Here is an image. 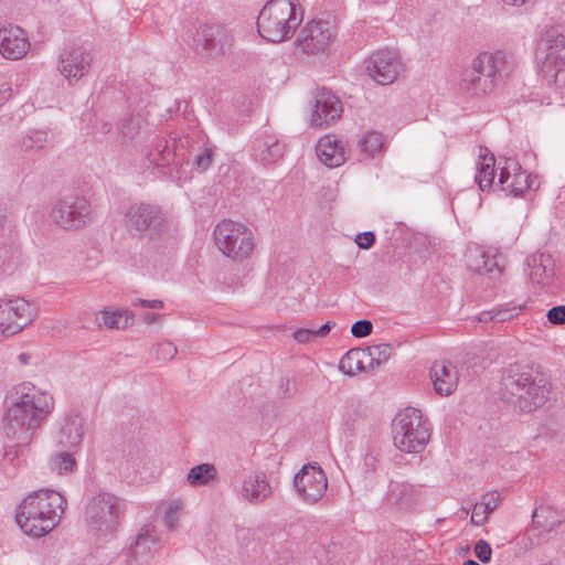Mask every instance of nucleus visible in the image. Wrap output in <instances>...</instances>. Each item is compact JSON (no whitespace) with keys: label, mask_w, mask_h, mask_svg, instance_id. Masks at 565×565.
I'll list each match as a JSON object with an SVG mask.
<instances>
[{"label":"nucleus","mask_w":565,"mask_h":565,"mask_svg":"<svg viewBox=\"0 0 565 565\" xmlns=\"http://www.w3.org/2000/svg\"><path fill=\"white\" fill-rule=\"evenodd\" d=\"M361 149L367 156H374L383 147L382 135L376 131L367 132L360 141Z\"/></svg>","instance_id":"38"},{"label":"nucleus","mask_w":565,"mask_h":565,"mask_svg":"<svg viewBox=\"0 0 565 565\" xmlns=\"http://www.w3.org/2000/svg\"><path fill=\"white\" fill-rule=\"evenodd\" d=\"M482 504L479 502L473 505V511L471 515V520L475 519H481L482 518Z\"/></svg>","instance_id":"63"},{"label":"nucleus","mask_w":565,"mask_h":565,"mask_svg":"<svg viewBox=\"0 0 565 565\" xmlns=\"http://www.w3.org/2000/svg\"><path fill=\"white\" fill-rule=\"evenodd\" d=\"M480 158L482 161L477 164L475 179L481 191H489L495 178V158L487 148H480Z\"/></svg>","instance_id":"29"},{"label":"nucleus","mask_w":565,"mask_h":565,"mask_svg":"<svg viewBox=\"0 0 565 565\" xmlns=\"http://www.w3.org/2000/svg\"><path fill=\"white\" fill-rule=\"evenodd\" d=\"M51 468L57 473H66L73 471L76 466V461L73 456L68 452H60L52 457L51 459Z\"/></svg>","instance_id":"37"},{"label":"nucleus","mask_w":565,"mask_h":565,"mask_svg":"<svg viewBox=\"0 0 565 565\" xmlns=\"http://www.w3.org/2000/svg\"><path fill=\"white\" fill-rule=\"evenodd\" d=\"M364 359H366L365 350L351 349L340 360L339 367L343 373L354 375L365 370Z\"/></svg>","instance_id":"32"},{"label":"nucleus","mask_w":565,"mask_h":565,"mask_svg":"<svg viewBox=\"0 0 565 565\" xmlns=\"http://www.w3.org/2000/svg\"><path fill=\"white\" fill-rule=\"evenodd\" d=\"M548 78L550 83H553L557 88L562 89L565 87V62L564 65H557L551 72H543Z\"/></svg>","instance_id":"45"},{"label":"nucleus","mask_w":565,"mask_h":565,"mask_svg":"<svg viewBox=\"0 0 565 565\" xmlns=\"http://www.w3.org/2000/svg\"><path fill=\"white\" fill-rule=\"evenodd\" d=\"M420 495V489L408 482L391 481L385 501L388 505L396 507L398 510H409L418 503Z\"/></svg>","instance_id":"24"},{"label":"nucleus","mask_w":565,"mask_h":565,"mask_svg":"<svg viewBox=\"0 0 565 565\" xmlns=\"http://www.w3.org/2000/svg\"><path fill=\"white\" fill-rule=\"evenodd\" d=\"M125 230L134 237L154 241L168 230V220L159 205L150 203L131 204L124 213Z\"/></svg>","instance_id":"7"},{"label":"nucleus","mask_w":565,"mask_h":565,"mask_svg":"<svg viewBox=\"0 0 565 565\" xmlns=\"http://www.w3.org/2000/svg\"><path fill=\"white\" fill-rule=\"evenodd\" d=\"M214 239L220 250L233 259H244L254 249L252 232L244 224L231 220L216 225Z\"/></svg>","instance_id":"10"},{"label":"nucleus","mask_w":565,"mask_h":565,"mask_svg":"<svg viewBox=\"0 0 565 565\" xmlns=\"http://www.w3.org/2000/svg\"><path fill=\"white\" fill-rule=\"evenodd\" d=\"M30 359H31V355L28 353H24V352H22L18 355V361L21 365H26L30 362Z\"/></svg>","instance_id":"64"},{"label":"nucleus","mask_w":565,"mask_h":565,"mask_svg":"<svg viewBox=\"0 0 565 565\" xmlns=\"http://www.w3.org/2000/svg\"><path fill=\"white\" fill-rule=\"evenodd\" d=\"M552 383L540 365L515 362L503 370L500 398L520 413L541 408L550 399Z\"/></svg>","instance_id":"2"},{"label":"nucleus","mask_w":565,"mask_h":565,"mask_svg":"<svg viewBox=\"0 0 565 565\" xmlns=\"http://www.w3.org/2000/svg\"><path fill=\"white\" fill-rule=\"evenodd\" d=\"M365 351L366 358H370L371 365H373V363L380 365L382 362H385L391 358L393 347L388 343H381L367 347Z\"/></svg>","instance_id":"35"},{"label":"nucleus","mask_w":565,"mask_h":565,"mask_svg":"<svg viewBox=\"0 0 565 565\" xmlns=\"http://www.w3.org/2000/svg\"><path fill=\"white\" fill-rule=\"evenodd\" d=\"M500 273H501V268L498 264L497 257L488 254V257H486V262H484L481 274L499 275Z\"/></svg>","instance_id":"53"},{"label":"nucleus","mask_w":565,"mask_h":565,"mask_svg":"<svg viewBox=\"0 0 565 565\" xmlns=\"http://www.w3.org/2000/svg\"><path fill=\"white\" fill-rule=\"evenodd\" d=\"M183 507L181 501L171 502L164 511V525L169 531H174L180 519V511Z\"/></svg>","instance_id":"42"},{"label":"nucleus","mask_w":565,"mask_h":565,"mask_svg":"<svg viewBox=\"0 0 565 565\" xmlns=\"http://www.w3.org/2000/svg\"><path fill=\"white\" fill-rule=\"evenodd\" d=\"M294 487L305 501L316 503L324 495L328 479L320 467L308 463L295 476Z\"/></svg>","instance_id":"17"},{"label":"nucleus","mask_w":565,"mask_h":565,"mask_svg":"<svg viewBox=\"0 0 565 565\" xmlns=\"http://www.w3.org/2000/svg\"><path fill=\"white\" fill-rule=\"evenodd\" d=\"M244 498L250 503H260L271 493V488L263 472L249 476L243 483Z\"/></svg>","instance_id":"28"},{"label":"nucleus","mask_w":565,"mask_h":565,"mask_svg":"<svg viewBox=\"0 0 565 565\" xmlns=\"http://www.w3.org/2000/svg\"><path fill=\"white\" fill-rule=\"evenodd\" d=\"M297 392L296 382L289 377L281 381L279 394L284 398H291Z\"/></svg>","instance_id":"50"},{"label":"nucleus","mask_w":565,"mask_h":565,"mask_svg":"<svg viewBox=\"0 0 565 565\" xmlns=\"http://www.w3.org/2000/svg\"><path fill=\"white\" fill-rule=\"evenodd\" d=\"M93 61V53L83 45L66 46L58 55L57 71L74 85L89 73Z\"/></svg>","instance_id":"13"},{"label":"nucleus","mask_w":565,"mask_h":565,"mask_svg":"<svg viewBox=\"0 0 565 565\" xmlns=\"http://www.w3.org/2000/svg\"><path fill=\"white\" fill-rule=\"evenodd\" d=\"M366 72L377 84H392L404 71L396 51L385 49L373 53L366 61Z\"/></svg>","instance_id":"15"},{"label":"nucleus","mask_w":565,"mask_h":565,"mask_svg":"<svg viewBox=\"0 0 565 565\" xmlns=\"http://www.w3.org/2000/svg\"><path fill=\"white\" fill-rule=\"evenodd\" d=\"M334 326H335V323L333 321H327L319 329H315L316 338H318V337H320V338L326 337L331 331V329Z\"/></svg>","instance_id":"59"},{"label":"nucleus","mask_w":565,"mask_h":565,"mask_svg":"<svg viewBox=\"0 0 565 565\" xmlns=\"http://www.w3.org/2000/svg\"><path fill=\"white\" fill-rule=\"evenodd\" d=\"M334 38V26L327 20L308 22L297 38V46L306 54H319L327 50Z\"/></svg>","instance_id":"14"},{"label":"nucleus","mask_w":565,"mask_h":565,"mask_svg":"<svg viewBox=\"0 0 565 565\" xmlns=\"http://www.w3.org/2000/svg\"><path fill=\"white\" fill-rule=\"evenodd\" d=\"M154 353L158 361L167 362L175 356L178 349L172 342L164 341L157 344Z\"/></svg>","instance_id":"43"},{"label":"nucleus","mask_w":565,"mask_h":565,"mask_svg":"<svg viewBox=\"0 0 565 565\" xmlns=\"http://www.w3.org/2000/svg\"><path fill=\"white\" fill-rule=\"evenodd\" d=\"M217 481V469L213 463L203 462L192 467L186 475L191 487H210Z\"/></svg>","instance_id":"31"},{"label":"nucleus","mask_w":565,"mask_h":565,"mask_svg":"<svg viewBox=\"0 0 565 565\" xmlns=\"http://www.w3.org/2000/svg\"><path fill=\"white\" fill-rule=\"evenodd\" d=\"M366 409L359 401H350L347 404L343 415L344 425L350 430H355L361 422L365 419Z\"/></svg>","instance_id":"33"},{"label":"nucleus","mask_w":565,"mask_h":565,"mask_svg":"<svg viewBox=\"0 0 565 565\" xmlns=\"http://www.w3.org/2000/svg\"><path fill=\"white\" fill-rule=\"evenodd\" d=\"M160 315L158 313H146L143 315V321L148 324L156 323L160 319Z\"/></svg>","instance_id":"62"},{"label":"nucleus","mask_w":565,"mask_h":565,"mask_svg":"<svg viewBox=\"0 0 565 565\" xmlns=\"http://www.w3.org/2000/svg\"><path fill=\"white\" fill-rule=\"evenodd\" d=\"M537 55L542 63L543 72H551L557 65L565 62V35L559 26L547 28L539 42Z\"/></svg>","instance_id":"19"},{"label":"nucleus","mask_w":565,"mask_h":565,"mask_svg":"<svg viewBox=\"0 0 565 565\" xmlns=\"http://www.w3.org/2000/svg\"><path fill=\"white\" fill-rule=\"evenodd\" d=\"M499 313H497L495 311L492 310H489V311H482L480 312L476 319L477 321L479 322H489V321H494V318H497L495 316H498Z\"/></svg>","instance_id":"60"},{"label":"nucleus","mask_w":565,"mask_h":565,"mask_svg":"<svg viewBox=\"0 0 565 565\" xmlns=\"http://www.w3.org/2000/svg\"><path fill=\"white\" fill-rule=\"evenodd\" d=\"M498 183L502 191L518 198L533 189L535 178L527 174L516 160L505 159L504 166L500 167Z\"/></svg>","instance_id":"20"},{"label":"nucleus","mask_w":565,"mask_h":565,"mask_svg":"<svg viewBox=\"0 0 565 565\" xmlns=\"http://www.w3.org/2000/svg\"><path fill=\"white\" fill-rule=\"evenodd\" d=\"M65 505L66 499L54 490L35 491L19 507L17 523L26 535L41 537L58 524Z\"/></svg>","instance_id":"3"},{"label":"nucleus","mask_w":565,"mask_h":565,"mask_svg":"<svg viewBox=\"0 0 565 565\" xmlns=\"http://www.w3.org/2000/svg\"><path fill=\"white\" fill-rule=\"evenodd\" d=\"M124 516L120 498L109 492H98L88 498L84 520L89 532L100 535L113 534Z\"/></svg>","instance_id":"6"},{"label":"nucleus","mask_w":565,"mask_h":565,"mask_svg":"<svg viewBox=\"0 0 565 565\" xmlns=\"http://www.w3.org/2000/svg\"><path fill=\"white\" fill-rule=\"evenodd\" d=\"M99 326H105L108 329H118L117 311L109 312L103 311L100 318L97 319Z\"/></svg>","instance_id":"51"},{"label":"nucleus","mask_w":565,"mask_h":565,"mask_svg":"<svg viewBox=\"0 0 565 565\" xmlns=\"http://www.w3.org/2000/svg\"><path fill=\"white\" fill-rule=\"evenodd\" d=\"M118 329H125L134 323V315L127 310L117 311Z\"/></svg>","instance_id":"55"},{"label":"nucleus","mask_w":565,"mask_h":565,"mask_svg":"<svg viewBox=\"0 0 565 565\" xmlns=\"http://www.w3.org/2000/svg\"><path fill=\"white\" fill-rule=\"evenodd\" d=\"M160 541L157 536L154 526H143L136 536L135 543L129 552L118 555L115 559L116 565H145L158 552Z\"/></svg>","instance_id":"16"},{"label":"nucleus","mask_w":565,"mask_h":565,"mask_svg":"<svg viewBox=\"0 0 565 565\" xmlns=\"http://www.w3.org/2000/svg\"><path fill=\"white\" fill-rule=\"evenodd\" d=\"M297 0H269L257 17V31L268 42L290 39L302 21Z\"/></svg>","instance_id":"5"},{"label":"nucleus","mask_w":565,"mask_h":565,"mask_svg":"<svg viewBox=\"0 0 565 565\" xmlns=\"http://www.w3.org/2000/svg\"><path fill=\"white\" fill-rule=\"evenodd\" d=\"M446 248L441 238L426 234V253L431 263L438 264L446 257Z\"/></svg>","instance_id":"36"},{"label":"nucleus","mask_w":565,"mask_h":565,"mask_svg":"<svg viewBox=\"0 0 565 565\" xmlns=\"http://www.w3.org/2000/svg\"><path fill=\"white\" fill-rule=\"evenodd\" d=\"M500 497L494 494H486L482 497V501L479 502L482 504V518L481 519H472L471 523L475 525H482L488 519V515L492 513L499 505Z\"/></svg>","instance_id":"41"},{"label":"nucleus","mask_w":565,"mask_h":565,"mask_svg":"<svg viewBox=\"0 0 565 565\" xmlns=\"http://www.w3.org/2000/svg\"><path fill=\"white\" fill-rule=\"evenodd\" d=\"M525 265V273L533 284L545 287L552 282L555 273L551 255L533 254L526 258Z\"/></svg>","instance_id":"23"},{"label":"nucleus","mask_w":565,"mask_h":565,"mask_svg":"<svg viewBox=\"0 0 565 565\" xmlns=\"http://www.w3.org/2000/svg\"><path fill=\"white\" fill-rule=\"evenodd\" d=\"M546 317L552 324H565V306L561 305L551 308L547 311Z\"/></svg>","instance_id":"48"},{"label":"nucleus","mask_w":565,"mask_h":565,"mask_svg":"<svg viewBox=\"0 0 565 565\" xmlns=\"http://www.w3.org/2000/svg\"><path fill=\"white\" fill-rule=\"evenodd\" d=\"M32 307L23 298L0 303V331L6 337L19 333L32 321Z\"/></svg>","instance_id":"18"},{"label":"nucleus","mask_w":565,"mask_h":565,"mask_svg":"<svg viewBox=\"0 0 565 565\" xmlns=\"http://www.w3.org/2000/svg\"><path fill=\"white\" fill-rule=\"evenodd\" d=\"M196 150L199 152L194 157L193 167L198 171L204 172L212 164L213 154H214L213 148L212 147H206L205 143L204 145L201 143V149H196Z\"/></svg>","instance_id":"40"},{"label":"nucleus","mask_w":565,"mask_h":565,"mask_svg":"<svg viewBox=\"0 0 565 565\" xmlns=\"http://www.w3.org/2000/svg\"><path fill=\"white\" fill-rule=\"evenodd\" d=\"M475 555L481 563H489L492 556L490 544L486 540H479L475 545Z\"/></svg>","instance_id":"46"},{"label":"nucleus","mask_w":565,"mask_h":565,"mask_svg":"<svg viewBox=\"0 0 565 565\" xmlns=\"http://www.w3.org/2000/svg\"><path fill=\"white\" fill-rule=\"evenodd\" d=\"M134 305H140L146 308L151 309H162L163 302L161 300L154 299V300H145V299H137Z\"/></svg>","instance_id":"58"},{"label":"nucleus","mask_w":565,"mask_h":565,"mask_svg":"<svg viewBox=\"0 0 565 565\" xmlns=\"http://www.w3.org/2000/svg\"><path fill=\"white\" fill-rule=\"evenodd\" d=\"M375 234L373 232H363L356 235L355 243L362 249L371 248L375 243Z\"/></svg>","instance_id":"49"},{"label":"nucleus","mask_w":565,"mask_h":565,"mask_svg":"<svg viewBox=\"0 0 565 565\" xmlns=\"http://www.w3.org/2000/svg\"><path fill=\"white\" fill-rule=\"evenodd\" d=\"M138 130L139 125L134 118H126L120 122V132L127 140L134 139Z\"/></svg>","instance_id":"47"},{"label":"nucleus","mask_w":565,"mask_h":565,"mask_svg":"<svg viewBox=\"0 0 565 565\" xmlns=\"http://www.w3.org/2000/svg\"><path fill=\"white\" fill-rule=\"evenodd\" d=\"M29 49L30 42L21 28L9 25L0 29V53L3 57L20 60Z\"/></svg>","instance_id":"22"},{"label":"nucleus","mask_w":565,"mask_h":565,"mask_svg":"<svg viewBox=\"0 0 565 565\" xmlns=\"http://www.w3.org/2000/svg\"><path fill=\"white\" fill-rule=\"evenodd\" d=\"M12 96V88L8 83L0 82V107L3 106Z\"/></svg>","instance_id":"57"},{"label":"nucleus","mask_w":565,"mask_h":565,"mask_svg":"<svg viewBox=\"0 0 565 565\" xmlns=\"http://www.w3.org/2000/svg\"><path fill=\"white\" fill-rule=\"evenodd\" d=\"M435 392L440 396L451 395L458 385L456 367L446 362H435L429 370Z\"/></svg>","instance_id":"25"},{"label":"nucleus","mask_w":565,"mask_h":565,"mask_svg":"<svg viewBox=\"0 0 565 565\" xmlns=\"http://www.w3.org/2000/svg\"><path fill=\"white\" fill-rule=\"evenodd\" d=\"M313 107L310 122L316 127L330 125L338 120L343 111L339 97L327 88L318 89Z\"/></svg>","instance_id":"21"},{"label":"nucleus","mask_w":565,"mask_h":565,"mask_svg":"<svg viewBox=\"0 0 565 565\" xmlns=\"http://www.w3.org/2000/svg\"><path fill=\"white\" fill-rule=\"evenodd\" d=\"M47 143V132L41 129L30 130L21 138V148L28 150L43 149Z\"/></svg>","instance_id":"34"},{"label":"nucleus","mask_w":565,"mask_h":565,"mask_svg":"<svg viewBox=\"0 0 565 565\" xmlns=\"http://www.w3.org/2000/svg\"><path fill=\"white\" fill-rule=\"evenodd\" d=\"M201 143L204 145L205 139L199 131L173 138L172 146L164 138H158L147 152V159L149 163L162 168L169 167L177 159L189 162L186 152L201 149Z\"/></svg>","instance_id":"9"},{"label":"nucleus","mask_w":565,"mask_h":565,"mask_svg":"<svg viewBox=\"0 0 565 565\" xmlns=\"http://www.w3.org/2000/svg\"><path fill=\"white\" fill-rule=\"evenodd\" d=\"M316 152L319 160L329 168L339 167L347 160L344 147L334 135L320 138Z\"/></svg>","instance_id":"26"},{"label":"nucleus","mask_w":565,"mask_h":565,"mask_svg":"<svg viewBox=\"0 0 565 565\" xmlns=\"http://www.w3.org/2000/svg\"><path fill=\"white\" fill-rule=\"evenodd\" d=\"M510 71L507 54L483 52L472 62L470 68L462 74L460 90L469 98H484L492 94L503 73Z\"/></svg>","instance_id":"4"},{"label":"nucleus","mask_w":565,"mask_h":565,"mask_svg":"<svg viewBox=\"0 0 565 565\" xmlns=\"http://www.w3.org/2000/svg\"><path fill=\"white\" fill-rule=\"evenodd\" d=\"M255 157L263 164H271L284 156L285 146L274 137L259 140L254 145Z\"/></svg>","instance_id":"30"},{"label":"nucleus","mask_w":565,"mask_h":565,"mask_svg":"<svg viewBox=\"0 0 565 565\" xmlns=\"http://www.w3.org/2000/svg\"><path fill=\"white\" fill-rule=\"evenodd\" d=\"M544 512H548L547 510H544V509H541V510H535L532 514V521H533V524L537 527V529H543V530H548L551 531L555 525H556V522H553L551 525H547V524H544L541 519L543 518V513Z\"/></svg>","instance_id":"54"},{"label":"nucleus","mask_w":565,"mask_h":565,"mask_svg":"<svg viewBox=\"0 0 565 565\" xmlns=\"http://www.w3.org/2000/svg\"><path fill=\"white\" fill-rule=\"evenodd\" d=\"M486 257H488V253L480 249L479 247L469 248L466 253L467 267L476 273H482Z\"/></svg>","instance_id":"39"},{"label":"nucleus","mask_w":565,"mask_h":565,"mask_svg":"<svg viewBox=\"0 0 565 565\" xmlns=\"http://www.w3.org/2000/svg\"><path fill=\"white\" fill-rule=\"evenodd\" d=\"M292 337L299 343H308L316 338L315 329L299 328L292 333Z\"/></svg>","instance_id":"52"},{"label":"nucleus","mask_w":565,"mask_h":565,"mask_svg":"<svg viewBox=\"0 0 565 565\" xmlns=\"http://www.w3.org/2000/svg\"><path fill=\"white\" fill-rule=\"evenodd\" d=\"M193 42L196 53L205 57L218 58L232 53L234 38L220 24H204L196 29Z\"/></svg>","instance_id":"12"},{"label":"nucleus","mask_w":565,"mask_h":565,"mask_svg":"<svg viewBox=\"0 0 565 565\" xmlns=\"http://www.w3.org/2000/svg\"><path fill=\"white\" fill-rule=\"evenodd\" d=\"M6 412L2 429L6 436L15 441L8 447L4 457L13 460L19 448L31 444L34 434L54 411V397L30 382L13 386L6 395Z\"/></svg>","instance_id":"1"},{"label":"nucleus","mask_w":565,"mask_h":565,"mask_svg":"<svg viewBox=\"0 0 565 565\" xmlns=\"http://www.w3.org/2000/svg\"><path fill=\"white\" fill-rule=\"evenodd\" d=\"M373 331V324L370 320L362 319L355 321L351 327V333L354 338H365Z\"/></svg>","instance_id":"44"},{"label":"nucleus","mask_w":565,"mask_h":565,"mask_svg":"<svg viewBox=\"0 0 565 565\" xmlns=\"http://www.w3.org/2000/svg\"><path fill=\"white\" fill-rule=\"evenodd\" d=\"M394 445L401 451L422 454L424 450V426L420 409L406 407L392 420Z\"/></svg>","instance_id":"8"},{"label":"nucleus","mask_w":565,"mask_h":565,"mask_svg":"<svg viewBox=\"0 0 565 565\" xmlns=\"http://www.w3.org/2000/svg\"><path fill=\"white\" fill-rule=\"evenodd\" d=\"M375 461H376V458L372 454H367L365 456L364 463L369 470L374 471L376 469Z\"/></svg>","instance_id":"61"},{"label":"nucleus","mask_w":565,"mask_h":565,"mask_svg":"<svg viewBox=\"0 0 565 565\" xmlns=\"http://www.w3.org/2000/svg\"><path fill=\"white\" fill-rule=\"evenodd\" d=\"M84 436V419L76 413L67 414L58 434V444L67 449L81 445Z\"/></svg>","instance_id":"27"},{"label":"nucleus","mask_w":565,"mask_h":565,"mask_svg":"<svg viewBox=\"0 0 565 565\" xmlns=\"http://www.w3.org/2000/svg\"><path fill=\"white\" fill-rule=\"evenodd\" d=\"M515 310H516L515 308H513V309L494 308L493 311L499 313L498 316H495L497 318H494V321L504 322V321L513 318L516 313H513L512 311H515Z\"/></svg>","instance_id":"56"},{"label":"nucleus","mask_w":565,"mask_h":565,"mask_svg":"<svg viewBox=\"0 0 565 565\" xmlns=\"http://www.w3.org/2000/svg\"><path fill=\"white\" fill-rule=\"evenodd\" d=\"M92 212L90 202L85 196L70 194L54 204L51 216L64 230H78L92 221Z\"/></svg>","instance_id":"11"}]
</instances>
